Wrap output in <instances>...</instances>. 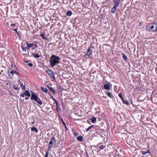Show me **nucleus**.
<instances>
[{
	"mask_svg": "<svg viewBox=\"0 0 157 157\" xmlns=\"http://www.w3.org/2000/svg\"><path fill=\"white\" fill-rule=\"evenodd\" d=\"M27 46L29 48L33 46L34 45L33 44H31L26 43Z\"/></svg>",
	"mask_w": 157,
	"mask_h": 157,
	"instance_id": "412c9836",
	"label": "nucleus"
},
{
	"mask_svg": "<svg viewBox=\"0 0 157 157\" xmlns=\"http://www.w3.org/2000/svg\"><path fill=\"white\" fill-rule=\"evenodd\" d=\"M48 88L52 92L53 94L55 95L56 94L55 91L53 87H50V86H48Z\"/></svg>",
	"mask_w": 157,
	"mask_h": 157,
	"instance_id": "f8f14e48",
	"label": "nucleus"
},
{
	"mask_svg": "<svg viewBox=\"0 0 157 157\" xmlns=\"http://www.w3.org/2000/svg\"><path fill=\"white\" fill-rule=\"evenodd\" d=\"M21 48L23 50V51H24L25 52H26V47H23V46H21Z\"/></svg>",
	"mask_w": 157,
	"mask_h": 157,
	"instance_id": "473e14b6",
	"label": "nucleus"
},
{
	"mask_svg": "<svg viewBox=\"0 0 157 157\" xmlns=\"http://www.w3.org/2000/svg\"><path fill=\"white\" fill-rule=\"evenodd\" d=\"M72 14V12L70 10H68L67 13V16H70Z\"/></svg>",
	"mask_w": 157,
	"mask_h": 157,
	"instance_id": "a878e982",
	"label": "nucleus"
},
{
	"mask_svg": "<svg viewBox=\"0 0 157 157\" xmlns=\"http://www.w3.org/2000/svg\"><path fill=\"white\" fill-rule=\"evenodd\" d=\"M56 143V140L54 136H53L52 138H51L50 139V140L49 142V143L50 144H53V143Z\"/></svg>",
	"mask_w": 157,
	"mask_h": 157,
	"instance_id": "1a4fd4ad",
	"label": "nucleus"
},
{
	"mask_svg": "<svg viewBox=\"0 0 157 157\" xmlns=\"http://www.w3.org/2000/svg\"><path fill=\"white\" fill-rule=\"evenodd\" d=\"M34 46H37V45L36 44H35Z\"/></svg>",
	"mask_w": 157,
	"mask_h": 157,
	"instance_id": "49530a36",
	"label": "nucleus"
},
{
	"mask_svg": "<svg viewBox=\"0 0 157 157\" xmlns=\"http://www.w3.org/2000/svg\"><path fill=\"white\" fill-rule=\"evenodd\" d=\"M113 0V1H115V0Z\"/></svg>",
	"mask_w": 157,
	"mask_h": 157,
	"instance_id": "603ef678",
	"label": "nucleus"
},
{
	"mask_svg": "<svg viewBox=\"0 0 157 157\" xmlns=\"http://www.w3.org/2000/svg\"><path fill=\"white\" fill-rule=\"evenodd\" d=\"M74 135L75 136H77L78 135V133L77 132H75L74 133Z\"/></svg>",
	"mask_w": 157,
	"mask_h": 157,
	"instance_id": "f704fd0d",
	"label": "nucleus"
},
{
	"mask_svg": "<svg viewBox=\"0 0 157 157\" xmlns=\"http://www.w3.org/2000/svg\"><path fill=\"white\" fill-rule=\"evenodd\" d=\"M21 86H22V84H21Z\"/></svg>",
	"mask_w": 157,
	"mask_h": 157,
	"instance_id": "8fccbe9b",
	"label": "nucleus"
},
{
	"mask_svg": "<svg viewBox=\"0 0 157 157\" xmlns=\"http://www.w3.org/2000/svg\"><path fill=\"white\" fill-rule=\"evenodd\" d=\"M13 30L15 32H16L17 34V35L19 36V33H18V32L17 31V27L16 28H15V27H13Z\"/></svg>",
	"mask_w": 157,
	"mask_h": 157,
	"instance_id": "6ab92c4d",
	"label": "nucleus"
},
{
	"mask_svg": "<svg viewBox=\"0 0 157 157\" xmlns=\"http://www.w3.org/2000/svg\"><path fill=\"white\" fill-rule=\"evenodd\" d=\"M40 89L43 91L44 92H48V90L46 88H44L41 86L40 87Z\"/></svg>",
	"mask_w": 157,
	"mask_h": 157,
	"instance_id": "4be33fe9",
	"label": "nucleus"
},
{
	"mask_svg": "<svg viewBox=\"0 0 157 157\" xmlns=\"http://www.w3.org/2000/svg\"><path fill=\"white\" fill-rule=\"evenodd\" d=\"M48 151L46 152L45 153V157H48Z\"/></svg>",
	"mask_w": 157,
	"mask_h": 157,
	"instance_id": "c9c22d12",
	"label": "nucleus"
},
{
	"mask_svg": "<svg viewBox=\"0 0 157 157\" xmlns=\"http://www.w3.org/2000/svg\"><path fill=\"white\" fill-rule=\"evenodd\" d=\"M28 99V98H25V100H27Z\"/></svg>",
	"mask_w": 157,
	"mask_h": 157,
	"instance_id": "a18cd8bd",
	"label": "nucleus"
},
{
	"mask_svg": "<svg viewBox=\"0 0 157 157\" xmlns=\"http://www.w3.org/2000/svg\"><path fill=\"white\" fill-rule=\"evenodd\" d=\"M35 101L40 105H41L42 104V101L38 97L36 99Z\"/></svg>",
	"mask_w": 157,
	"mask_h": 157,
	"instance_id": "9d476101",
	"label": "nucleus"
},
{
	"mask_svg": "<svg viewBox=\"0 0 157 157\" xmlns=\"http://www.w3.org/2000/svg\"><path fill=\"white\" fill-rule=\"evenodd\" d=\"M122 101L123 103L124 104H126L127 105H129V103L128 102V101L127 100H124L123 99L122 100Z\"/></svg>",
	"mask_w": 157,
	"mask_h": 157,
	"instance_id": "dca6fc26",
	"label": "nucleus"
},
{
	"mask_svg": "<svg viewBox=\"0 0 157 157\" xmlns=\"http://www.w3.org/2000/svg\"><path fill=\"white\" fill-rule=\"evenodd\" d=\"M119 97L121 98V100H123L124 98H123V97H122V95L121 94V93H120L119 94Z\"/></svg>",
	"mask_w": 157,
	"mask_h": 157,
	"instance_id": "2f4dec72",
	"label": "nucleus"
},
{
	"mask_svg": "<svg viewBox=\"0 0 157 157\" xmlns=\"http://www.w3.org/2000/svg\"><path fill=\"white\" fill-rule=\"evenodd\" d=\"M106 94L107 95V96L109 98H114V96L113 94L110 92H106Z\"/></svg>",
	"mask_w": 157,
	"mask_h": 157,
	"instance_id": "9b49d317",
	"label": "nucleus"
},
{
	"mask_svg": "<svg viewBox=\"0 0 157 157\" xmlns=\"http://www.w3.org/2000/svg\"><path fill=\"white\" fill-rule=\"evenodd\" d=\"M38 97L36 96V94H31V97L30 98V99L31 100H34L35 101L36 99Z\"/></svg>",
	"mask_w": 157,
	"mask_h": 157,
	"instance_id": "0eeeda50",
	"label": "nucleus"
},
{
	"mask_svg": "<svg viewBox=\"0 0 157 157\" xmlns=\"http://www.w3.org/2000/svg\"><path fill=\"white\" fill-rule=\"evenodd\" d=\"M13 75V73L12 71V69H9L8 70V75L11 78H12Z\"/></svg>",
	"mask_w": 157,
	"mask_h": 157,
	"instance_id": "423d86ee",
	"label": "nucleus"
},
{
	"mask_svg": "<svg viewBox=\"0 0 157 157\" xmlns=\"http://www.w3.org/2000/svg\"><path fill=\"white\" fill-rule=\"evenodd\" d=\"M64 126H65V128H66V130H68V129H67V127L66 126V125H64Z\"/></svg>",
	"mask_w": 157,
	"mask_h": 157,
	"instance_id": "37998d69",
	"label": "nucleus"
},
{
	"mask_svg": "<svg viewBox=\"0 0 157 157\" xmlns=\"http://www.w3.org/2000/svg\"><path fill=\"white\" fill-rule=\"evenodd\" d=\"M40 36L41 37L44 39H46L47 40H48V39L46 37H45L44 34L43 33H42L40 35Z\"/></svg>",
	"mask_w": 157,
	"mask_h": 157,
	"instance_id": "c85d7f7f",
	"label": "nucleus"
},
{
	"mask_svg": "<svg viewBox=\"0 0 157 157\" xmlns=\"http://www.w3.org/2000/svg\"><path fill=\"white\" fill-rule=\"evenodd\" d=\"M34 123V122H32L31 123H32V124H33Z\"/></svg>",
	"mask_w": 157,
	"mask_h": 157,
	"instance_id": "de8ad7c7",
	"label": "nucleus"
},
{
	"mask_svg": "<svg viewBox=\"0 0 157 157\" xmlns=\"http://www.w3.org/2000/svg\"><path fill=\"white\" fill-rule=\"evenodd\" d=\"M15 25V24H12L10 25L11 27H12Z\"/></svg>",
	"mask_w": 157,
	"mask_h": 157,
	"instance_id": "ea45409f",
	"label": "nucleus"
},
{
	"mask_svg": "<svg viewBox=\"0 0 157 157\" xmlns=\"http://www.w3.org/2000/svg\"><path fill=\"white\" fill-rule=\"evenodd\" d=\"M114 6L117 7L120 2V0H115L114 1Z\"/></svg>",
	"mask_w": 157,
	"mask_h": 157,
	"instance_id": "6e6552de",
	"label": "nucleus"
},
{
	"mask_svg": "<svg viewBox=\"0 0 157 157\" xmlns=\"http://www.w3.org/2000/svg\"><path fill=\"white\" fill-rule=\"evenodd\" d=\"M122 57H123V59L124 60V61H127L128 58H127V57L124 54L123 55Z\"/></svg>",
	"mask_w": 157,
	"mask_h": 157,
	"instance_id": "bb28decb",
	"label": "nucleus"
},
{
	"mask_svg": "<svg viewBox=\"0 0 157 157\" xmlns=\"http://www.w3.org/2000/svg\"><path fill=\"white\" fill-rule=\"evenodd\" d=\"M57 88L59 91H63L64 89H63L62 87L59 85H57Z\"/></svg>",
	"mask_w": 157,
	"mask_h": 157,
	"instance_id": "ddd939ff",
	"label": "nucleus"
},
{
	"mask_svg": "<svg viewBox=\"0 0 157 157\" xmlns=\"http://www.w3.org/2000/svg\"><path fill=\"white\" fill-rule=\"evenodd\" d=\"M13 88L16 90H17L19 89L18 87L15 85H13Z\"/></svg>",
	"mask_w": 157,
	"mask_h": 157,
	"instance_id": "cd10ccee",
	"label": "nucleus"
},
{
	"mask_svg": "<svg viewBox=\"0 0 157 157\" xmlns=\"http://www.w3.org/2000/svg\"><path fill=\"white\" fill-rule=\"evenodd\" d=\"M12 71L13 74L14 73L17 75H18V72H17L16 71H15L14 70H12Z\"/></svg>",
	"mask_w": 157,
	"mask_h": 157,
	"instance_id": "72a5a7b5",
	"label": "nucleus"
},
{
	"mask_svg": "<svg viewBox=\"0 0 157 157\" xmlns=\"http://www.w3.org/2000/svg\"><path fill=\"white\" fill-rule=\"evenodd\" d=\"M53 146V144H50V143H49L48 144V150L49 151L51 149V147Z\"/></svg>",
	"mask_w": 157,
	"mask_h": 157,
	"instance_id": "b1692460",
	"label": "nucleus"
},
{
	"mask_svg": "<svg viewBox=\"0 0 157 157\" xmlns=\"http://www.w3.org/2000/svg\"><path fill=\"white\" fill-rule=\"evenodd\" d=\"M28 65L30 67H32L33 66V64L31 63H29L28 64Z\"/></svg>",
	"mask_w": 157,
	"mask_h": 157,
	"instance_id": "e433bc0d",
	"label": "nucleus"
},
{
	"mask_svg": "<svg viewBox=\"0 0 157 157\" xmlns=\"http://www.w3.org/2000/svg\"><path fill=\"white\" fill-rule=\"evenodd\" d=\"M31 131H35L36 132H38V131L36 128L35 127H33L31 128Z\"/></svg>",
	"mask_w": 157,
	"mask_h": 157,
	"instance_id": "5701e85b",
	"label": "nucleus"
},
{
	"mask_svg": "<svg viewBox=\"0 0 157 157\" xmlns=\"http://www.w3.org/2000/svg\"><path fill=\"white\" fill-rule=\"evenodd\" d=\"M141 153H142V154L143 155H145L146 153H149L151 154V153L150 151L149 150H147L146 151H141Z\"/></svg>",
	"mask_w": 157,
	"mask_h": 157,
	"instance_id": "4468645a",
	"label": "nucleus"
},
{
	"mask_svg": "<svg viewBox=\"0 0 157 157\" xmlns=\"http://www.w3.org/2000/svg\"><path fill=\"white\" fill-rule=\"evenodd\" d=\"M146 29L149 32H155L157 31V22L148 23L146 26Z\"/></svg>",
	"mask_w": 157,
	"mask_h": 157,
	"instance_id": "f03ea898",
	"label": "nucleus"
},
{
	"mask_svg": "<svg viewBox=\"0 0 157 157\" xmlns=\"http://www.w3.org/2000/svg\"><path fill=\"white\" fill-rule=\"evenodd\" d=\"M46 72L50 76L51 78L55 80L56 78L54 76V73L52 71L50 70H48L46 71Z\"/></svg>",
	"mask_w": 157,
	"mask_h": 157,
	"instance_id": "7ed1b4c3",
	"label": "nucleus"
},
{
	"mask_svg": "<svg viewBox=\"0 0 157 157\" xmlns=\"http://www.w3.org/2000/svg\"><path fill=\"white\" fill-rule=\"evenodd\" d=\"M91 47L90 46L89 47V48L87 50L86 55L89 57L90 55L92 53V50L91 49Z\"/></svg>",
	"mask_w": 157,
	"mask_h": 157,
	"instance_id": "39448f33",
	"label": "nucleus"
},
{
	"mask_svg": "<svg viewBox=\"0 0 157 157\" xmlns=\"http://www.w3.org/2000/svg\"><path fill=\"white\" fill-rule=\"evenodd\" d=\"M83 137L81 136H80L78 137L77 138V140L79 141H82L83 140Z\"/></svg>",
	"mask_w": 157,
	"mask_h": 157,
	"instance_id": "a211bd4d",
	"label": "nucleus"
},
{
	"mask_svg": "<svg viewBox=\"0 0 157 157\" xmlns=\"http://www.w3.org/2000/svg\"><path fill=\"white\" fill-rule=\"evenodd\" d=\"M32 55L34 57L36 58H39L40 57V56L38 54L33 53Z\"/></svg>",
	"mask_w": 157,
	"mask_h": 157,
	"instance_id": "393cba45",
	"label": "nucleus"
},
{
	"mask_svg": "<svg viewBox=\"0 0 157 157\" xmlns=\"http://www.w3.org/2000/svg\"><path fill=\"white\" fill-rule=\"evenodd\" d=\"M62 123L64 125H66L65 123L64 122V121H63V122Z\"/></svg>",
	"mask_w": 157,
	"mask_h": 157,
	"instance_id": "79ce46f5",
	"label": "nucleus"
},
{
	"mask_svg": "<svg viewBox=\"0 0 157 157\" xmlns=\"http://www.w3.org/2000/svg\"><path fill=\"white\" fill-rule=\"evenodd\" d=\"M22 89H25V86H23V87H22Z\"/></svg>",
	"mask_w": 157,
	"mask_h": 157,
	"instance_id": "c03bdc74",
	"label": "nucleus"
},
{
	"mask_svg": "<svg viewBox=\"0 0 157 157\" xmlns=\"http://www.w3.org/2000/svg\"><path fill=\"white\" fill-rule=\"evenodd\" d=\"M34 49V48H33V49Z\"/></svg>",
	"mask_w": 157,
	"mask_h": 157,
	"instance_id": "3c124183",
	"label": "nucleus"
},
{
	"mask_svg": "<svg viewBox=\"0 0 157 157\" xmlns=\"http://www.w3.org/2000/svg\"><path fill=\"white\" fill-rule=\"evenodd\" d=\"M25 95V94L24 93L23 94H20V96L21 97H22L23 98V97H24V95Z\"/></svg>",
	"mask_w": 157,
	"mask_h": 157,
	"instance_id": "4c0bfd02",
	"label": "nucleus"
},
{
	"mask_svg": "<svg viewBox=\"0 0 157 157\" xmlns=\"http://www.w3.org/2000/svg\"><path fill=\"white\" fill-rule=\"evenodd\" d=\"M106 147V145H102L100 147V149H103Z\"/></svg>",
	"mask_w": 157,
	"mask_h": 157,
	"instance_id": "c756f323",
	"label": "nucleus"
},
{
	"mask_svg": "<svg viewBox=\"0 0 157 157\" xmlns=\"http://www.w3.org/2000/svg\"><path fill=\"white\" fill-rule=\"evenodd\" d=\"M60 60V58L59 57L55 55H52L51 56L49 61L50 65L52 67H53L56 64L59 63Z\"/></svg>",
	"mask_w": 157,
	"mask_h": 157,
	"instance_id": "f257e3e1",
	"label": "nucleus"
},
{
	"mask_svg": "<svg viewBox=\"0 0 157 157\" xmlns=\"http://www.w3.org/2000/svg\"><path fill=\"white\" fill-rule=\"evenodd\" d=\"M112 85L111 83L108 82L107 84H105L104 85V88L105 90H110V89L112 87Z\"/></svg>",
	"mask_w": 157,
	"mask_h": 157,
	"instance_id": "20e7f679",
	"label": "nucleus"
},
{
	"mask_svg": "<svg viewBox=\"0 0 157 157\" xmlns=\"http://www.w3.org/2000/svg\"><path fill=\"white\" fill-rule=\"evenodd\" d=\"M53 100L55 102L56 101H57L56 100L55 98H52Z\"/></svg>",
	"mask_w": 157,
	"mask_h": 157,
	"instance_id": "a19ab883",
	"label": "nucleus"
},
{
	"mask_svg": "<svg viewBox=\"0 0 157 157\" xmlns=\"http://www.w3.org/2000/svg\"><path fill=\"white\" fill-rule=\"evenodd\" d=\"M117 8V7L113 6L111 9V13H114L116 11V9Z\"/></svg>",
	"mask_w": 157,
	"mask_h": 157,
	"instance_id": "f3484780",
	"label": "nucleus"
},
{
	"mask_svg": "<svg viewBox=\"0 0 157 157\" xmlns=\"http://www.w3.org/2000/svg\"><path fill=\"white\" fill-rule=\"evenodd\" d=\"M24 94L25 95L27 96L30 97V93L27 90H25L24 93Z\"/></svg>",
	"mask_w": 157,
	"mask_h": 157,
	"instance_id": "aec40b11",
	"label": "nucleus"
},
{
	"mask_svg": "<svg viewBox=\"0 0 157 157\" xmlns=\"http://www.w3.org/2000/svg\"><path fill=\"white\" fill-rule=\"evenodd\" d=\"M94 127V125H91V126H90V127H89L86 129V131L87 132H88L89 130L92 127Z\"/></svg>",
	"mask_w": 157,
	"mask_h": 157,
	"instance_id": "7c9ffc66",
	"label": "nucleus"
},
{
	"mask_svg": "<svg viewBox=\"0 0 157 157\" xmlns=\"http://www.w3.org/2000/svg\"><path fill=\"white\" fill-rule=\"evenodd\" d=\"M61 121H62V122H63V119H62Z\"/></svg>",
	"mask_w": 157,
	"mask_h": 157,
	"instance_id": "09e8293b",
	"label": "nucleus"
},
{
	"mask_svg": "<svg viewBox=\"0 0 157 157\" xmlns=\"http://www.w3.org/2000/svg\"><path fill=\"white\" fill-rule=\"evenodd\" d=\"M56 102V107H57V110H58V109H57V107H58V102H57V101H56L55 102Z\"/></svg>",
	"mask_w": 157,
	"mask_h": 157,
	"instance_id": "58836bf2",
	"label": "nucleus"
},
{
	"mask_svg": "<svg viewBox=\"0 0 157 157\" xmlns=\"http://www.w3.org/2000/svg\"><path fill=\"white\" fill-rule=\"evenodd\" d=\"M90 120L93 123H95L96 122V118L94 117H92Z\"/></svg>",
	"mask_w": 157,
	"mask_h": 157,
	"instance_id": "2eb2a0df",
	"label": "nucleus"
}]
</instances>
